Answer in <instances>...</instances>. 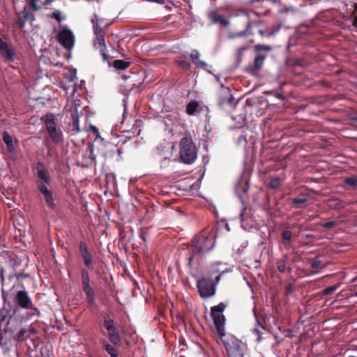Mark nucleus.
Segmentation results:
<instances>
[{
	"instance_id": "f257e3e1",
	"label": "nucleus",
	"mask_w": 357,
	"mask_h": 357,
	"mask_svg": "<svg viewBox=\"0 0 357 357\" xmlns=\"http://www.w3.org/2000/svg\"><path fill=\"white\" fill-rule=\"evenodd\" d=\"M220 225L214 224L202 229L191 240V249L186 253V259L190 265L195 257L204 256L215 245V238Z\"/></svg>"
},
{
	"instance_id": "f03ea898",
	"label": "nucleus",
	"mask_w": 357,
	"mask_h": 357,
	"mask_svg": "<svg viewBox=\"0 0 357 357\" xmlns=\"http://www.w3.org/2000/svg\"><path fill=\"white\" fill-rule=\"evenodd\" d=\"M36 169L38 177V180L36 181L37 188L43 195L47 207L50 209H54L56 204L54 197V193L47 188L52 181L51 176L42 162H36Z\"/></svg>"
},
{
	"instance_id": "7ed1b4c3",
	"label": "nucleus",
	"mask_w": 357,
	"mask_h": 357,
	"mask_svg": "<svg viewBox=\"0 0 357 357\" xmlns=\"http://www.w3.org/2000/svg\"><path fill=\"white\" fill-rule=\"evenodd\" d=\"M95 36L96 38L93 40L94 46L96 49H99L102 60L107 62L109 67H129L135 64L134 61L131 59L113 60V57L109 56L105 52L107 47L105 40V33L96 34Z\"/></svg>"
},
{
	"instance_id": "20e7f679",
	"label": "nucleus",
	"mask_w": 357,
	"mask_h": 357,
	"mask_svg": "<svg viewBox=\"0 0 357 357\" xmlns=\"http://www.w3.org/2000/svg\"><path fill=\"white\" fill-rule=\"evenodd\" d=\"M14 303L16 305L15 308L13 309L14 314H16L17 307L29 310L24 317L25 320H29L34 317H39L40 311L34 307L26 291H19L14 298Z\"/></svg>"
},
{
	"instance_id": "39448f33",
	"label": "nucleus",
	"mask_w": 357,
	"mask_h": 357,
	"mask_svg": "<svg viewBox=\"0 0 357 357\" xmlns=\"http://www.w3.org/2000/svg\"><path fill=\"white\" fill-rule=\"evenodd\" d=\"M180 158L185 164H192L197 159L195 144L189 137H183L180 142Z\"/></svg>"
},
{
	"instance_id": "423d86ee",
	"label": "nucleus",
	"mask_w": 357,
	"mask_h": 357,
	"mask_svg": "<svg viewBox=\"0 0 357 357\" xmlns=\"http://www.w3.org/2000/svg\"><path fill=\"white\" fill-rule=\"evenodd\" d=\"M220 280V275H217L214 281L206 278H202L197 282V286L199 295L203 298L211 297L215 295L216 285Z\"/></svg>"
},
{
	"instance_id": "0eeeda50",
	"label": "nucleus",
	"mask_w": 357,
	"mask_h": 357,
	"mask_svg": "<svg viewBox=\"0 0 357 357\" xmlns=\"http://www.w3.org/2000/svg\"><path fill=\"white\" fill-rule=\"evenodd\" d=\"M225 307L226 305L223 303H220L218 305L213 306L211 309V314L213 319L216 331L220 337L225 335L224 326L225 317L223 312Z\"/></svg>"
},
{
	"instance_id": "6e6552de",
	"label": "nucleus",
	"mask_w": 357,
	"mask_h": 357,
	"mask_svg": "<svg viewBox=\"0 0 357 357\" xmlns=\"http://www.w3.org/2000/svg\"><path fill=\"white\" fill-rule=\"evenodd\" d=\"M41 121L45 123L48 135L53 142L59 144L62 140V132L57 130L54 116L52 113H47L41 117Z\"/></svg>"
},
{
	"instance_id": "1a4fd4ad",
	"label": "nucleus",
	"mask_w": 357,
	"mask_h": 357,
	"mask_svg": "<svg viewBox=\"0 0 357 357\" xmlns=\"http://www.w3.org/2000/svg\"><path fill=\"white\" fill-rule=\"evenodd\" d=\"M217 99L218 105L222 107H225L227 106L232 107L240 100V99H238L236 102H234L235 99L231 93L230 89L225 86L222 84L220 85V87L217 92Z\"/></svg>"
},
{
	"instance_id": "9d476101",
	"label": "nucleus",
	"mask_w": 357,
	"mask_h": 357,
	"mask_svg": "<svg viewBox=\"0 0 357 357\" xmlns=\"http://www.w3.org/2000/svg\"><path fill=\"white\" fill-rule=\"evenodd\" d=\"M23 318H17V317H10L3 329L6 335H8V340H12L14 336L17 334V332L22 327Z\"/></svg>"
},
{
	"instance_id": "9b49d317",
	"label": "nucleus",
	"mask_w": 357,
	"mask_h": 357,
	"mask_svg": "<svg viewBox=\"0 0 357 357\" xmlns=\"http://www.w3.org/2000/svg\"><path fill=\"white\" fill-rule=\"evenodd\" d=\"M225 347L227 350L228 357H243L244 354L242 350L243 342L234 337L225 342Z\"/></svg>"
},
{
	"instance_id": "f8f14e48",
	"label": "nucleus",
	"mask_w": 357,
	"mask_h": 357,
	"mask_svg": "<svg viewBox=\"0 0 357 357\" xmlns=\"http://www.w3.org/2000/svg\"><path fill=\"white\" fill-rule=\"evenodd\" d=\"M16 19L14 26L18 29H22L25 26L26 22H33L35 20V15L31 9L25 6L22 12H15Z\"/></svg>"
},
{
	"instance_id": "ddd939ff",
	"label": "nucleus",
	"mask_w": 357,
	"mask_h": 357,
	"mask_svg": "<svg viewBox=\"0 0 357 357\" xmlns=\"http://www.w3.org/2000/svg\"><path fill=\"white\" fill-rule=\"evenodd\" d=\"M245 174V165L244 166L243 169L242 170L241 175L236 183L235 190L236 194L238 197L241 200L243 207L241 208V211L240 213V217L241 218L242 222L243 221V215L245 212V205L244 202V195H245V180L244 178V175Z\"/></svg>"
},
{
	"instance_id": "4468645a",
	"label": "nucleus",
	"mask_w": 357,
	"mask_h": 357,
	"mask_svg": "<svg viewBox=\"0 0 357 357\" xmlns=\"http://www.w3.org/2000/svg\"><path fill=\"white\" fill-rule=\"evenodd\" d=\"M57 39L59 43L67 50H70L74 46L75 36L73 31L68 29H61L57 35Z\"/></svg>"
},
{
	"instance_id": "2eb2a0df",
	"label": "nucleus",
	"mask_w": 357,
	"mask_h": 357,
	"mask_svg": "<svg viewBox=\"0 0 357 357\" xmlns=\"http://www.w3.org/2000/svg\"><path fill=\"white\" fill-rule=\"evenodd\" d=\"M271 50V47L268 45H256L255 46L254 67H261L262 66L264 61L266 57V54L261 52H268Z\"/></svg>"
},
{
	"instance_id": "dca6fc26",
	"label": "nucleus",
	"mask_w": 357,
	"mask_h": 357,
	"mask_svg": "<svg viewBox=\"0 0 357 357\" xmlns=\"http://www.w3.org/2000/svg\"><path fill=\"white\" fill-rule=\"evenodd\" d=\"M2 140L6 146L8 153L10 155L14 156L16 152L15 146L18 143V140L17 139L13 140V137L7 131L2 133Z\"/></svg>"
},
{
	"instance_id": "f3484780",
	"label": "nucleus",
	"mask_w": 357,
	"mask_h": 357,
	"mask_svg": "<svg viewBox=\"0 0 357 357\" xmlns=\"http://www.w3.org/2000/svg\"><path fill=\"white\" fill-rule=\"evenodd\" d=\"M293 234L291 230L285 229L282 232V241L280 245V250H290L292 248Z\"/></svg>"
},
{
	"instance_id": "a211bd4d",
	"label": "nucleus",
	"mask_w": 357,
	"mask_h": 357,
	"mask_svg": "<svg viewBox=\"0 0 357 357\" xmlns=\"http://www.w3.org/2000/svg\"><path fill=\"white\" fill-rule=\"evenodd\" d=\"M0 53L6 61H11L13 60V52L8 47L6 42L0 38Z\"/></svg>"
},
{
	"instance_id": "6ab92c4d",
	"label": "nucleus",
	"mask_w": 357,
	"mask_h": 357,
	"mask_svg": "<svg viewBox=\"0 0 357 357\" xmlns=\"http://www.w3.org/2000/svg\"><path fill=\"white\" fill-rule=\"evenodd\" d=\"M82 289L86 294L87 303L91 306L96 305V293L90 284L82 285Z\"/></svg>"
},
{
	"instance_id": "aec40b11",
	"label": "nucleus",
	"mask_w": 357,
	"mask_h": 357,
	"mask_svg": "<svg viewBox=\"0 0 357 357\" xmlns=\"http://www.w3.org/2000/svg\"><path fill=\"white\" fill-rule=\"evenodd\" d=\"M107 331L108 332V337L110 342L115 346H120L121 342V338L118 328L115 326L113 328H110Z\"/></svg>"
},
{
	"instance_id": "412c9836",
	"label": "nucleus",
	"mask_w": 357,
	"mask_h": 357,
	"mask_svg": "<svg viewBox=\"0 0 357 357\" xmlns=\"http://www.w3.org/2000/svg\"><path fill=\"white\" fill-rule=\"evenodd\" d=\"M102 19H98L97 15H94L93 18L91 19L93 24V31L95 35L105 33L102 28Z\"/></svg>"
},
{
	"instance_id": "4be33fe9",
	"label": "nucleus",
	"mask_w": 357,
	"mask_h": 357,
	"mask_svg": "<svg viewBox=\"0 0 357 357\" xmlns=\"http://www.w3.org/2000/svg\"><path fill=\"white\" fill-rule=\"evenodd\" d=\"M288 257H289L288 255L285 254L283 255L282 259H280L277 261L276 266H277V268L279 272H280L282 273H284L287 271H288L289 273H291V268L287 267Z\"/></svg>"
},
{
	"instance_id": "5701e85b",
	"label": "nucleus",
	"mask_w": 357,
	"mask_h": 357,
	"mask_svg": "<svg viewBox=\"0 0 357 357\" xmlns=\"http://www.w3.org/2000/svg\"><path fill=\"white\" fill-rule=\"evenodd\" d=\"M229 271V269L226 267V264H223L221 262H216L213 264L211 267V274L219 273L218 275H222L223 273Z\"/></svg>"
},
{
	"instance_id": "b1692460",
	"label": "nucleus",
	"mask_w": 357,
	"mask_h": 357,
	"mask_svg": "<svg viewBox=\"0 0 357 357\" xmlns=\"http://www.w3.org/2000/svg\"><path fill=\"white\" fill-rule=\"evenodd\" d=\"M190 57L196 67H206V63L199 59L200 54L197 50H192L190 54Z\"/></svg>"
},
{
	"instance_id": "393cba45",
	"label": "nucleus",
	"mask_w": 357,
	"mask_h": 357,
	"mask_svg": "<svg viewBox=\"0 0 357 357\" xmlns=\"http://www.w3.org/2000/svg\"><path fill=\"white\" fill-rule=\"evenodd\" d=\"M253 312H254V316H255V320H256V322H257L256 328H255L253 329V333H255L256 335L257 340L259 341L261 340L260 335H261V331L264 329V326L260 323L259 318L257 315L255 308L253 309Z\"/></svg>"
},
{
	"instance_id": "a878e982",
	"label": "nucleus",
	"mask_w": 357,
	"mask_h": 357,
	"mask_svg": "<svg viewBox=\"0 0 357 357\" xmlns=\"http://www.w3.org/2000/svg\"><path fill=\"white\" fill-rule=\"evenodd\" d=\"M199 107V103L196 100H190L186 105V113L188 115H195Z\"/></svg>"
},
{
	"instance_id": "bb28decb",
	"label": "nucleus",
	"mask_w": 357,
	"mask_h": 357,
	"mask_svg": "<svg viewBox=\"0 0 357 357\" xmlns=\"http://www.w3.org/2000/svg\"><path fill=\"white\" fill-rule=\"evenodd\" d=\"M119 72V75L121 77L124 81H127L128 79L131 78V74L135 75L139 73V70L136 73H132L130 68H116Z\"/></svg>"
},
{
	"instance_id": "cd10ccee",
	"label": "nucleus",
	"mask_w": 357,
	"mask_h": 357,
	"mask_svg": "<svg viewBox=\"0 0 357 357\" xmlns=\"http://www.w3.org/2000/svg\"><path fill=\"white\" fill-rule=\"evenodd\" d=\"M107 147L109 148L108 152L104 153V156L105 158H112L114 156L115 152L116 151L118 153L119 158H121V153H122L121 149H119V148L116 149V146H114L111 143H108Z\"/></svg>"
},
{
	"instance_id": "c85d7f7f",
	"label": "nucleus",
	"mask_w": 357,
	"mask_h": 357,
	"mask_svg": "<svg viewBox=\"0 0 357 357\" xmlns=\"http://www.w3.org/2000/svg\"><path fill=\"white\" fill-rule=\"evenodd\" d=\"M29 334L26 330V328L22 327L20 330L17 332L15 336H14L13 340L17 341V342H22L29 338Z\"/></svg>"
},
{
	"instance_id": "c756f323",
	"label": "nucleus",
	"mask_w": 357,
	"mask_h": 357,
	"mask_svg": "<svg viewBox=\"0 0 357 357\" xmlns=\"http://www.w3.org/2000/svg\"><path fill=\"white\" fill-rule=\"evenodd\" d=\"M100 344L102 348L111 356L117 353V350L112 346L105 339L102 338L100 340Z\"/></svg>"
},
{
	"instance_id": "7c9ffc66",
	"label": "nucleus",
	"mask_w": 357,
	"mask_h": 357,
	"mask_svg": "<svg viewBox=\"0 0 357 357\" xmlns=\"http://www.w3.org/2000/svg\"><path fill=\"white\" fill-rule=\"evenodd\" d=\"M81 257L83 260V262L86 267H87L89 269L93 268V260H92V255L91 253L88 251L87 252L83 253L81 255Z\"/></svg>"
},
{
	"instance_id": "2f4dec72",
	"label": "nucleus",
	"mask_w": 357,
	"mask_h": 357,
	"mask_svg": "<svg viewBox=\"0 0 357 357\" xmlns=\"http://www.w3.org/2000/svg\"><path fill=\"white\" fill-rule=\"evenodd\" d=\"M71 127L73 130H75L76 132H78L80 131L79 127V116L77 112H73L71 114Z\"/></svg>"
},
{
	"instance_id": "473e14b6",
	"label": "nucleus",
	"mask_w": 357,
	"mask_h": 357,
	"mask_svg": "<svg viewBox=\"0 0 357 357\" xmlns=\"http://www.w3.org/2000/svg\"><path fill=\"white\" fill-rule=\"evenodd\" d=\"M10 312L5 308L0 309V331H1V326L3 323H7L8 319L10 317H12L10 314Z\"/></svg>"
},
{
	"instance_id": "72a5a7b5",
	"label": "nucleus",
	"mask_w": 357,
	"mask_h": 357,
	"mask_svg": "<svg viewBox=\"0 0 357 357\" xmlns=\"http://www.w3.org/2000/svg\"><path fill=\"white\" fill-rule=\"evenodd\" d=\"M347 203L340 199H334L331 201L330 206L333 209L344 208L347 206Z\"/></svg>"
},
{
	"instance_id": "f704fd0d",
	"label": "nucleus",
	"mask_w": 357,
	"mask_h": 357,
	"mask_svg": "<svg viewBox=\"0 0 357 357\" xmlns=\"http://www.w3.org/2000/svg\"><path fill=\"white\" fill-rule=\"evenodd\" d=\"M81 282L82 286L90 284L89 273L86 268H82L81 270Z\"/></svg>"
},
{
	"instance_id": "c9c22d12",
	"label": "nucleus",
	"mask_w": 357,
	"mask_h": 357,
	"mask_svg": "<svg viewBox=\"0 0 357 357\" xmlns=\"http://www.w3.org/2000/svg\"><path fill=\"white\" fill-rule=\"evenodd\" d=\"M291 202H292V204H294L296 206V208H302V206H301V204L307 205V204L308 202V199H305V198H303V199L294 198L292 199Z\"/></svg>"
},
{
	"instance_id": "e433bc0d",
	"label": "nucleus",
	"mask_w": 357,
	"mask_h": 357,
	"mask_svg": "<svg viewBox=\"0 0 357 357\" xmlns=\"http://www.w3.org/2000/svg\"><path fill=\"white\" fill-rule=\"evenodd\" d=\"M65 77L69 82H73L77 77V69L70 68L69 72L65 75Z\"/></svg>"
},
{
	"instance_id": "4c0bfd02",
	"label": "nucleus",
	"mask_w": 357,
	"mask_h": 357,
	"mask_svg": "<svg viewBox=\"0 0 357 357\" xmlns=\"http://www.w3.org/2000/svg\"><path fill=\"white\" fill-rule=\"evenodd\" d=\"M213 22L215 23H220L224 26H227L228 24V21L222 15H215L213 17Z\"/></svg>"
},
{
	"instance_id": "58836bf2",
	"label": "nucleus",
	"mask_w": 357,
	"mask_h": 357,
	"mask_svg": "<svg viewBox=\"0 0 357 357\" xmlns=\"http://www.w3.org/2000/svg\"><path fill=\"white\" fill-rule=\"evenodd\" d=\"M281 185V180L278 178H272L270 181L269 187L272 189H278Z\"/></svg>"
},
{
	"instance_id": "ea45409f",
	"label": "nucleus",
	"mask_w": 357,
	"mask_h": 357,
	"mask_svg": "<svg viewBox=\"0 0 357 357\" xmlns=\"http://www.w3.org/2000/svg\"><path fill=\"white\" fill-rule=\"evenodd\" d=\"M244 50H245V47H240L237 50V52L236 53V56H235L236 65H238L241 62Z\"/></svg>"
},
{
	"instance_id": "a19ab883",
	"label": "nucleus",
	"mask_w": 357,
	"mask_h": 357,
	"mask_svg": "<svg viewBox=\"0 0 357 357\" xmlns=\"http://www.w3.org/2000/svg\"><path fill=\"white\" fill-rule=\"evenodd\" d=\"M29 2V5L31 8H32L33 10L37 11L39 10L41 8L40 5L37 3L38 0H27ZM47 3L50 2V0H45Z\"/></svg>"
},
{
	"instance_id": "79ce46f5",
	"label": "nucleus",
	"mask_w": 357,
	"mask_h": 357,
	"mask_svg": "<svg viewBox=\"0 0 357 357\" xmlns=\"http://www.w3.org/2000/svg\"><path fill=\"white\" fill-rule=\"evenodd\" d=\"M280 26H281L280 24L278 25L276 29L275 30L271 31H264V30H261V29H257V31L261 36H271L273 35L275 31H278L280 29Z\"/></svg>"
},
{
	"instance_id": "37998d69",
	"label": "nucleus",
	"mask_w": 357,
	"mask_h": 357,
	"mask_svg": "<svg viewBox=\"0 0 357 357\" xmlns=\"http://www.w3.org/2000/svg\"><path fill=\"white\" fill-rule=\"evenodd\" d=\"M310 266L312 268H319L321 267V261L318 258L310 259Z\"/></svg>"
},
{
	"instance_id": "c03bdc74",
	"label": "nucleus",
	"mask_w": 357,
	"mask_h": 357,
	"mask_svg": "<svg viewBox=\"0 0 357 357\" xmlns=\"http://www.w3.org/2000/svg\"><path fill=\"white\" fill-rule=\"evenodd\" d=\"M89 250L86 243L84 241H80L79 243V252L80 255L87 252Z\"/></svg>"
},
{
	"instance_id": "a18cd8bd",
	"label": "nucleus",
	"mask_w": 357,
	"mask_h": 357,
	"mask_svg": "<svg viewBox=\"0 0 357 357\" xmlns=\"http://www.w3.org/2000/svg\"><path fill=\"white\" fill-rule=\"evenodd\" d=\"M103 326L106 330H107L110 328H113L116 326L114 320L112 319V320H106V321H103Z\"/></svg>"
},
{
	"instance_id": "49530a36",
	"label": "nucleus",
	"mask_w": 357,
	"mask_h": 357,
	"mask_svg": "<svg viewBox=\"0 0 357 357\" xmlns=\"http://www.w3.org/2000/svg\"><path fill=\"white\" fill-rule=\"evenodd\" d=\"M345 183L349 186L355 187L357 185V178L354 177L347 178L345 180Z\"/></svg>"
},
{
	"instance_id": "de8ad7c7",
	"label": "nucleus",
	"mask_w": 357,
	"mask_h": 357,
	"mask_svg": "<svg viewBox=\"0 0 357 357\" xmlns=\"http://www.w3.org/2000/svg\"><path fill=\"white\" fill-rule=\"evenodd\" d=\"M337 286L336 285H333V286H330V287H326V289H324L323 290V293L325 295H328V294H332L334 291H335L337 289Z\"/></svg>"
},
{
	"instance_id": "09e8293b",
	"label": "nucleus",
	"mask_w": 357,
	"mask_h": 357,
	"mask_svg": "<svg viewBox=\"0 0 357 357\" xmlns=\"http://www.w3.org/2000/svg\"><path fill=\"white\" fill-rule=\"evenodd\" d=\"M245 15V10L243 8H241L238 10H234L231 13V16H239V15Z\"/></svg>"
},
{
	"instance_id": "8fccbe9b",
	"label": "nucleus",
	"mask_w": 357,
	"mask_h": 357,
	"mask_svg": "<svg viewBox=\"0 0 357 357\" xmlns=\"http://www.w3.org/2000/svg\"><path fill=\"white\" fill-rule=\"evenodd\" d=\"M61 12L59 10H54L52 15V17L54 18L59 22L62 21V17L61 16Z\"/></svg>"
},
{
	"instance_id": "3c124183",
	"label": "nucleus",
	"mask_w": 357,
	"mask_h": 357,
	"mask_svg": "<svg viewBox=\"0 0 357 357\" xmlns=\"http://www.w3.org/2000/svg\"><path fill=\"white\" fill-rule=\"evenodd\" d=\"M321 225L325 229H332L337 225V223L335 221H329L322 224Z\"/></svg>"
},
{
	"instance_id": "603ef678",
	"label": "nucleus",
	"mask_w": 357,
	"mask_h": 357,
	"mask_svg": "<svg viewBox=\"0 0 357 357\" xmlns=\"http://www.w3.org/2000/svg\"><path fill=\"white\" fill-rule=\"evenodd\" d=\"M354 10L353 25L357 29V4L355 3L354 5Z\"/></svg>"
},
{
	"instance_id": "864d4df0",
	"label": "nucleus",
	"mask_w": 357,
	"mask_h": 357,
	"mask_svg": "<svg viewBox=\"0 0 357 357\" xmlns=\"http://www.w3.org/2000/svg\"><path fill=\"white\" fill-rule=\"evenodd\" d=\"M256 28H257V26L255 24H249L248 25H247V29H246L247 34L254 33L253 29H256Z\"/></svg>"
},
{
	"instance_id": "5fc2aeb1",
	"label": "nucleus",
	"mask_w": 357,
	"mask_h": 357,
	"mask_svg": "<svg viewBox=\"0 0 357 357\" xmlns=\"http://www.w3.org/2000/svg\"><path fill=\"white\" fill-rule=\"evenodd\" d=\"M239 119L241 120V122H239L240 125L238 126H236L237 128H242L245 125V115L241 114L239 115Z\"/></svg>"
},
{
	"instance_id": "6e6d98bb",
	"label": "nucleus",
	"mask_w": 357,
	"mask_h": 357,
	"mask_svg": "<svg viewBox=\"0 0 357 357\" xmlns=\"http://www.w3.org/2000/svg\"><path fill=\"white\" fill-rule=\"evenodd\" d=\"M26 330L29 337L31 336V335L37 333V331L31 326H29L28 328H26Z\"/></svg>"
},
{
	"instance_id": "4d7b16f0",
	"label": "nucleus",
	"mask_w": 357,
	"mask_h": 357,
	"mask_svg": "<svg viewBox=\"0 0 357 357\" xmlns=\"http://www.w3.org/2000/svg\"><path fill=\"white\" fill-rule=\"evenodd\" d=\"M90 130L95 135H96V136H98L100 135L98 129L95 126H91Z\"/></svg>"
},
{
	"instance_id": "13d9d810",
	"label": "nucleus",
	"mask_w": 357,
	"mask_h": 357,
	"mask_svg": "<svg viewBox=\"0 0 357 357\" xmlns=\"http://www.w3.org/2000/svg\"><path fill=\"white\" fill-rule=\"evenodd\" d=\"M103 321H106V320H112V319L110 317V315L107 313L104 314L102 315Z\"/></svg>"
},
{
	"instance_id": "bf43d9fd",
	"label": "nucleus",
	"mask_w": 357,
	"mask_h": 357,
	"mask_svg": "<svg viewBox=\"0 0 357 357\" xmlns=\"http://www.w3.org/2000/svg\"><path fill=\"white\" fill-rule=\"evenodd\" d=\"M15 276H16V278L17 279H20V278H22L28 277V275L24 274V273H17V274H15Z\"/></svg>"
},
{
	"instance_id": "052dcab7",
	"label": "nucleus",
	"mask_w": 357,
	"mask_h": 357,
	"mask_svg": "<svg viewBox=\"0 0 357 357\" xmlns=\"http://www.w3.org/2000/svg\"><path fill=\"white\" fill-rule=\"evenodd\" d=\"M245 33V31H242L240 33L236 34V35H231V38H235L236 36H242Z\"/></svg>"
},
{
	"instance_id": "680f3d73",
	"label": "nucleus",
	"mask_w": 357,
	"mask_h": 357,
	"mask_svg": "<svg viewBox=\"0 0 357 357\" xmlns=\"http://www.w3.org/2000/svg\"><path fill=\"white\" fill-rule=\"evenodd\" d=\"M305 238L306 239H315V236H314V235H313V234H306V235L305 236Z\"/></svg>"
},
{
	"instance_id": "e2e57ef3",
	"label": "nucleus",
	"mask_w": 357,
	"mask_h": 357,
	"mask_svg": "<svg viewBox=\"0 0 357 357\" xmlns=\"http://www.w3.org/2000/svg\"><path fill=\"white\" fill-rule=\"evenodd\" d=\"M277 97L278 98L281 99V100H284V96L282 94H278Z\"/></svg>"
},
{
	"instance_id": "0e129e2a",
	"label": "nucleus",
	"mask_w": 357,
	"mask_h": 357,
	"mask_svg": "<svg viewBox=\"0 0 357 357\" xmlns=\"http://www.w3.org/2000/svg\"><path fill=\"white\" fill-rule=\"evenodd\" d=\"M257 69H258V68H250V73H252V75H254V74H255V71L256 70H257Z\"/></svg>"
},
{
	"instance_id": "69168bd1",
	"label": "nucleus",
	"mask_w": 357,
	"mask_h": 357,
	"mask_svg": "<svg viewBox=\"0 0 357 357\" xmlns=\"http://www.w3.org/2000/svg\"><path fill=\"white\" fill-rule=\"evenodd\" d=\"M242 139L245 140V138L243 135H241L238 138V142H241Z\"/></svg>"
},
{
	"instance_id": "338daca9",
	"label": "nucleus",
	"mask_w": 357,
	"mask_h": 357,
	"mask_svg": "<svg viewBox=\"0 0 357 357\" xmlns=\"http://www.w3.org/2000/svg\"><path fill=\"white\" fill-rule=\"evenodd\" d=\"M2 297L3 299V301L6 302V295H5L4 291H2Z\"/></svg>"
},
{
	"instance_id": "774afa93",
	"label": "nucleus",
	"mask_w": 357,
	"mask_h": 357,
	"mask_svg": "<svg viewBox=\"0 0 357 357\" xmlns=\"http://www.w3.org/2000/svg\"><path fill=\"white\" fill-rule=\"evenodd\" d=\"M110 357H118V353L111 355Z\"/></svg>"
}]
</instances>
